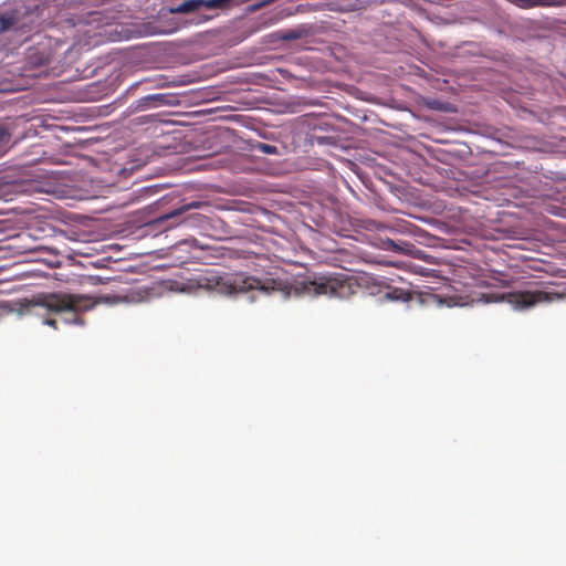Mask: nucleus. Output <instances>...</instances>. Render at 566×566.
I'll list each match as a JSON object with an SVG mask.
<instances>
[{"mask_svg":"<svg viewBox=\"0 0 566 566\" xmlns=\"http://www.w3.org/2000/svg\"><path fill=\"white\" fill-rule=\"evenodd\" d=\"M255 274L226 273L216 270H207L197 275L198 287L221 295H233L252 290L270 292H287L286 282L283 280V271L266 258H256Z\"/></svg>","mask_w":566,"mask_h":566,"instance_id":"nucleus-1","label":"nucleus"},{"mask_svg":"<svg viewBox=\"0 0 566 566\" xmlns=\"http://www.w3.org/2000/svg\"><path fill=\"white\" fill-rule=\"evenodd\" d=\"M96 302L81 294L65 292H42L33 295L31 298H24L22 308L28 314L41 315L40 310H45L49 314L70 313L72 318L67 323L83 325L84 321L81 313L95 306Z\"/></svg>","mask_w":566,"mask_h":566,"instance_id":"nucleus-2","label":"nucleus"},{"mask_svg":"<svg viewBox=\"0 0 566 566\" xmlns=\"http://www.w3.org/2000/svg\"><path fill=\"white\" fill-rule=\"evenodd\" d=\"M295 291L308 295H328L343 298L350 294L352 284L343 275H313L297 281Z\"/></svg>","mask_w":566,"mask_h":566,"instance_id":"nucleus-3","label":"nucleus"},{"mask_svg":"<svg viewBox=\"0 0 566 566\" xmlns=\"http://www.w3.org/2000/svg\"><path fill=\"white\" fill-rule=\"evenodd\" d=\"M562 297V294L549 291L547 287L544 290L516 291L506 295L507 302L517 310L530 308L542 303H551Z\"/></svg>","mask_w":566,"mask_h":566,"instance_id":"nucleus-4","label":"nucleus"},{"mask_svg":"<svg viewBox=\"0 0 566 566\" xmlns=\"http://www.w3.org/2000/svg\"><path fill=\"white\" fill-rule=\"evenodd\" d=\"M232 0H186L176 8H171L172 13H189L199 12L202 8L206 9H222L226 8Z\"/></svg>","mask_w":566,"mask_h":566,"instance_id":"nucleus-5","label":"nucleus"},{"mask_svg":"<svg viewBox=\"0 0 566 566\" xmlns=\"http://www.w3.org/2000/svg\"><path fill=\"white\" fill-rule=\"evenodd\" d=\"M206 203L202 201H192L187 205H184L164 216H160L154 221V224H157L159 227H164L165 229H170L179 223H181L184 220L180 219L182 214L188 212L191 209H199L200 207L205 206Z\"/></svg>","mask_w":566,"mask_h":566,"instance_id":"nucleus-6","label":"nucleus"},{"mask_svg":"<svg viewBox=\"0 0 566 566\" xmlns=\"http://www.w3.org/2000/svg\"><path fill=\"white\" fill-rule=\"evenodd\" d=\"M378 247L385 251L403 255L419 256L421 251L413 243L407 241H394L389 238L380 239Z\"/></svg>","mask_w":566,"mask_h":566,"instance_id":"nucleus-7","label":"nucleus"},{"mask_svg":"<svg viewBox=\"0 0 566 566\" xmlns=\"http://www.w3.org/2000/svg\"><path fill=\"white\" fill-rule=\"evenodd\" d=\"M22 24L19 19L13 15H0V34L8 31H19Z\"/></svg>","mask_w":566,"mask_h":566,"instance_id":"nucleus-8","label":"nucleus"},{"mask_svg":"<svg viewBox=\"0 0 566 566\" xmlns=\"http://www.w3.org/2000/svg\"><path fill=\"white\" fill-rule=\"evenodd\" d=\"M29 60L34 65H48L51 62L49 53H38L34 51L29 53Z\"/></svg>","mask_w":566,"mask_h":566,"instance_id":"nucleus-9","label":"nucleus"},{"mask_svg":"<svg viewBox=\"0 0 566 566\" xmlns=\"http://www.w3.org/2000/svg\"><path fill=\"white\" fill-rule=\"evenodd\" d=\"M358 227H360L361 229H365L367 231H376V230L384 228V226H381L380 223H378L371 219L358 220Z\"/></svg>","mask_w":566,"mask_h":566,"instance_id":"nucleus-10","label":"nucleus"},{"mask_svg":"<svg viewBox=\"0 0 566 566\" xmlns=\"http://www.w3.org/2000/svg\"><path fill=\"white\" fill-rule=\"evenodd\" d=\"M388 296L392 300H403V301H407L410 298V294L409 293H405L400 290H395L392 291L391 293H388Z\"/></svg>","mask_w":566,"mask_h":566,"instance_id":"nucleus-11","label":"nucleus"},{"mask_svg":"<svg viewBox=\"0 0 566 566\" xmlns=\"http://www.w3.org/2000/svg\"><path fill=\"white\" fill-rule=\"evenodd\" d=\"M260 149L265 154H276V147L269 144H260Z\"/></svg>","mask_w":566,"mask_h":566,"instance_id":"nucleus-12","label":"nucleus"},{"mask_svg":"<svg viewBox=\"0 0 566 566\" xmlns=\"http://www.w3.org/2000/svg\"><path fill=\"white\" fill-rule=\"evenodd\" d=\"M43 324H44V325H48V326H51V327H53L54 329H56V328H57V321H56L55 318H53V317H50V316H48V317H45V318L43 319Z\"/></svg>","mask_w":566,"mask_h":566,"instance_id":"nucleus-13","label":"nucleus"},{"mask_svg":"<svg viewBox=\"0 0 566 566\" xmlns=\"http://www.w3.org/2000/svg\"><path fill=\"white\" fill-rule=\"evenodd\" d=\"M9 137V133L4 127L0 126V142Z\"/></svg>","mask_w":566,"mask_h":566,"instance_id":"nucleus-14","label":"nucleus"},{"mask_svg":"<svg viewBox=\"0 0 566 566\" xmlns=\"http://www.w3.org/2000/svg\"><path fill=\"white\" fill-rule=\"evenodd\" d=\"M103 300H104L105 302H108V301H109V297H108V296H105V297H103Z\"/></svg>","mask_w":566,"mask_h":566,"instance_id":"nucleus-15","label":"nucleus"}]
</instances>
